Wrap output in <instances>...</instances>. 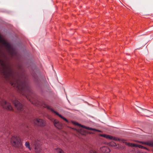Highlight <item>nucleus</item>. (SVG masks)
<instances>
[{"label":"nucleus","instance_id":"nucleus-1","mask_svg":"<svg viewBox=\"0 0 153 153\" xmlns=\"http://www.w3.org/2000/svg\"><path fill=\"white\" fill-rule=\"evenodd\" d=\"M0 71L3 74L5 78L10 80L11 85L18 88L19 91L23 95V93L28 90L25 82L21 81L18 76H16L10 66L7 64L0 56Z\"/></svg>","mask_w":153,"mask_h":153},{"label":"nucleus","instance_id":"nucleus-2","mask_svg":"<svg viewBox=\"0 0 153 153\" xmlns=\"http://www.w3.org/2000/svg\"><path fill=\"white\" fill-rule=\"evenodd\" d=\"M0 43L4 45L6 48L9 54L12 56L15 54L14 49L12 48L10 45L0 35Z\"/></svg>","mask_w":153,"mask_h":153},{"label":"nucleus","instance_id":"nucleus-3","mask_svg":"<svg viewBox=\"0 0 153 153\" xmlns=\"http://www.w3.org/2000/svg\"><path fill=\"white\" fill-rule=\"evenodd\" d=\"M11 143L14 146L16 147H20L22 144L20 138L16 136L12 137Z\"/></svg>","mask_w":153,"mask_h":153},{"label":"nucleus","instance_id":"nucleus-4","mask_svg":"<svg viewBox=\"0 0 153 153\" xmlns=\"http://www.w3.org/2000/svg\"><path fill=\"white\" fill-rule=\"evenodd\" d=\"M40 143V142L39 140L36 139L34 140L32 142V144H33L34 147L36 152L38 153L41 150V148L39 146Z\"/></svg>","mask_w":153,"mask_h":153},{"label":"nucleus","instance_id":"nucleus-5","mask_svg":"<svg viewBox=\"0 0 153 153\" xmlns=\"http://www.w3.org/2000/svg\"><path fill=\"white\" fill-rule=\"evenodd\" d=\"M33 122L35 124L41 126H44L45 124V121L41 119H34Z\"/></svg>","mask_w":153,"mask_h":153},{"label":"nucleus","instance_id":"nucleus-6","mask_svg":"<svg viewBox=\"0 0 153 153\" xmlns=\"http://www.w3.org/2000/svg\"><path fill=\"white\" fill-rule=\"evenodd\" d=\"M138 112L141 115H143L147 117L148 116V115H149V113L150 112V111L149 110L141 108H139Z\"/></svg>","mask_w":153,"mask_h":153},{"label":"nucleus","instance_id":"nucleus-7","mask_svg":"<svg viewBox=\"0 0 153 153\" xmlns=\"http://www.w3.org/2000/svg\"><path fill=\"white\" fill-rule=\"evenodd\" d=\"M99 136L102 137H104L110 140H113L115 141L119 140V138L115 137H113L109 135H107L104 134H99Z\"/></svg>","mask_w":153,"mask_h":153},{"label":"nucleus","instance_id":"nucleus-8","mask_svg":"<svg viewBox=\"0 0 153 153\" xmlns=\"http://www.w3.org/2000/svg\"><path fill=\"white\" fill-rule=\"evenodd\" d=\"M1 105L4 108L8 110H11L12 108L10 104L5 100H3L1 103Z\"/></svg>","mask_w":153,"mask_h":153},{"label":"nucleus","instance_id":"nucleus-9","mask_svg":"<svg viewBox=\"0 0 153 153\" xmlns=\"http://www.w3.org/2000/svg\"><path fill=\"white\" fill-rule=\"evenodd\" d=\"M13 103L14 104L15 106L19 111H22V105L18 101L16 100H14Z\"/></svg>","mask_w":153,"mask_h":153},{"label":"nucleus","instance_id":"nucleus-10","mask_svg":"<svg viewBox=\"0 0 153 153\" xmlns=\"http://www.w3.org/2000/svg\"><path fill=\"white\" fill-rule=\"evenodd\" d=\"M136 142L141 143L142 144L146 145L150 147H153V141L146 142L137 141Z\"/></svg>","mask_w":153,"mask_h":153},{"label":"nucleus","instance_id":"nucleus-11","mask_svg":"<svg viewBox=\"0 0 153 153\" xmlns=\"http://www.w3.org/2000/svg\"><path fill=\"white\" fill-rule=\"evenodd\" d=\"M100 149L101 152L103 153H109L110 152V149L106 146H103L100 147Z\"/></svg>","mask_w":153,"mask_h":153},{"label":"nucleus","instance_id":"nucleus-12","mask_svg":"<svg viewBox=\"0 0 153 153\" xmlns=\"http://www.w3.org/2000/svg\"><path fill=\"white\" fill-rule=\"evenodd\" d=\"M53 123L54 126L58 129H61L62 128V124L56 120H54Z\"/></svg>","mask_w":153,"mask_h":153},{"label":"nucleus","instance_id":"nucleus-13","mask_svg":"<svg viewBox=\"0 0 153 153\" xmlns=\"http://www.w3.org/2000/svg\"><path fill=\"white\" fill-rule=\"evenodd\" d=\"M51 110L54 113L56 114L57 115H58L59 117H60V118H61L63 119V120H64L66 122H68V120L66 118H65L64 117H63L62 115L59 114L56 111H54V110H53L52 109H51Z\"/></svg>","mask_w":153,"mask_h":153},{"label":"nucleus","instance_id":"nucleus-14","mask_svg":"<svg viewBox=\"0 0 153 153\" xmlns=\"http://www.w3.org/2000/svg\"><path fill=\"white\" fill-rule=\"evenodd\" d=\"M82 126L83 127H84L85 128H86V129H88L90 130H94V131H98V132H101L99 130H97V129H95V128H90L89 127H85V126Z\"/></svg>","mask_w":153,"mask_h":153},{"label":"nucleus","instance_id":"nucleus-15","mask_svg":"<svg viewBox=\"0 0 153 153\" xmlns=\"http://www.w3.org/2000/svg\"><path fill=\"white\" fill-rule=\"evenodd\" d=\"M25 146L26 147L29 149V150H31V149L30 147L29 143L28 142H26L25 143Z\"/></svg>","mask_w":153,"mask_h":153},{"label":"nucleus","instance_id":"nucleus-16","mask_svg":"<svg viewBox=\"0 0 153 153\" xmlns=\"http://www.w3.org/2000/svg\"><path fill=\"white\" fill-rule=\"evenodd\" d=\"M72 123L74 125H78L79 126H81L83 128H85V127H83L82 126H83V125H81L80 124H79V123H78L77 122H75V121H72Z\"/></svg>","mask_w":153,"mask_h":153},{"label":"nucleus","instance_id":"nucleus-17","mask_svg":"<svg viewBox=\"0 0 153 153\" xmlns=\"http://www.w3.org/2000/svg\"><path fill=\"white\" fill-rule=\"evenodd\" d=\"M76 130L82 134L84 135L85 134V132L84 131L81 129H79L78 130Z\"/></svg>","mask_w":153,"mask_h":153},{"label":"nucleus","instance_id":"nucleus-18","mask_svg":"<svg viewBox=\"0 0 153 153\" xmlns=\"http://www.w3.org/2000/svg\"><path fill=\"white\" fill-rule=\"evenodd\" d=\"M88 150H89L88 153H98L97 152L92 150L90 148H88Z\"/></svg>","mask_w":153,"mask_h":153},{"label":"nucleus","instance_id":"nucleus-19","mask_svg":"<svg viewBox=\"0 0 153 153\" xmlns=\"http://www.w3.org/2000/svg\"><path fill=\"white\" fill-rule=\"evenodd\" d=\"M109 145L111 146H117L116 143L114 142H111L110 143Z\"/></svg>","mask_w":153,"mask_h":153},{"label":"nucleus","instance_id":"nucleus-20","mask_svg":"<svg viewBox=\"0 0 153 153\" xmlns=\"http://www.w3.org/2000/svg\"><path fill=\"white\" fill-rule=\"evenodd\" d=\"M126 144L128 146L131 147H134L135 144L134 143H126Z\"/></svg>","mask_w":153,"mask_h":153},{"label":"nucleus","instance_id":"nucleus-21","mask_svg":"<svg viewBox=\"0 0 153 153\" xmlns=\"http://www.w3.org/2000/svg\"><path fill=\"white\" fill-rule=\"evenodd\" d=\"M134 147H138L139 148H141V149H143V146H142V145H138L136 144H135Z\"/></svg>","mask_w":153,"mask_h":153},{"label":"nucleus","instance_id":"nucleus-22","mask_svg":"<svg viewBox=\"0 0 153 153\" xmlns=\"http://www.w3.org/2000/svg\"><path fill=\"white\" fill-rule=\"evenodd\" d=\"M57 150L59 153H63V151L60 148H58Z\"/></svg>","mask_w":153,"mask_h":153},{"label":"nucleus","instance_id":"nucleus-23","mask_svg":"<svg viewBox=\"0 0 153 153\" xmlns=\"http://www.w3.org/2000/svg\"><path fill=\"white\" fill-rule=\"evenodd\" d=\"M143 149H146V150H148L149 151V150L148 148H147L145 147H143Z\"/></svg>","mask_w":153,"mask_h":153},{"label":"nucleus","instance_id":"nucleus-24","mask_svg":"<svg viewBox=\"0 0 153 153\" xmlns=\"http://www.w3.org/2000/svg\"><path fill=\"white\" fill-rule=\"evenodd\" d=\"M89 133H90V134H91V133H93H93H94L93 132V133H92V132H89Z\"/></svg>","mask_w":153,"mask_h":153},{"label":"nucleus","instance_id":"nucleus-25","mask_svg":"<svg viewBox=\"0 0 153 153\" xmlns=\"http://www.w3.org/2000/svg\"><path fill=\"white\" fill-rule=\"evenodd\" d=\"M86 150H87V149H86V150L85 151V152H86Z\"/></svg>","mask_w":153,"mask_h":153}]
</instances>
